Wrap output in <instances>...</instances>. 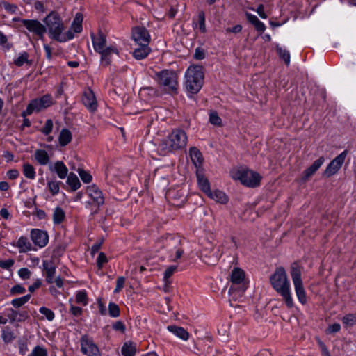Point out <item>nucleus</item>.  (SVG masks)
Masks as SVG:
<instances>
[{
	"label": "nucleus",
	"mask_w": 356,
	"mask_h": 356,
	"mask_svg": "<svg viewBox=\"0 0 356 356\" xmlns=\"http://www.w3.org/2000/svg\"><path fill=\"white\" fill-rule=\"evenodd\" d=\"M273 288L278 293L285 301L286 306L291 308L293 306L291 284L288 280L286 273L282 267L276 268L270 277Z\"/></svg>",
	"instance_id": "f257e3e1"
},
{
	"label": "nucleus",
	"mask_w": 356,
	"mask_h": 356,
	"mask_svg": "<svg viewBox=\"0 0 356 356\" xmlns=\"http://www.w3.org/2000/svg\"><path fill=\"white\" fill-rule=\"evenodd\" d=\"M188 137L186 132L181 129H176L165 138L162 139L159 145V149L164 154L172 153L184 149L186 146Z\"/></svg>",
	"instance_id": "f03ea898"
},
{
	"label": "nucleus",
	"mask_w": 356,
	"mask_h": 356,
	"mask_svg": "<svg viewBox=\"0 0 356 356\" xmlns=\"http://www.w3.org/2000/svg\"><path fill=\"white\" fill-rule=\"evenodd\" d=\"M44 22L51 38L59 42H65L74 38L72 31H67L65 33H63L64 25L58 14L51 13L45 17Z\"/></svg>",
	"instance_id": "7ed1b4c3"
},
{
	"label": "nucleus",
	"mask_w": 356,
	"mask_h": 356,
	"mask_svg": "<svg viewBox=\"0 0 356 356\" xmlns=\"http://www.w3.org/2000/svg\"><path fill=\"white\" fill-rule=\"evenodd\" d=\"M204 72L198 65L190 66L185 72V88L191 94L197 93L202 87Z\"/></svg>",
	"instance_id": "20e7f679"
},
{
	"label": "nucleus",
	"mask_w": 356,
	"mask_h": 356,
	"mask_svg": "<svg viewBox=\"0 0 356 356\" xmlns=\"http://www.w3.org/2000/svg\"><path fill=\"white\" fill-rule=\"evenodd\" d=\"M230 174L234 179L240 181L244 186L252 188L257 186L261 179L257 172L242 167L233 169Z\"/></svg>",
	"instance_id": "39448f33"
},
{
	"label": "nucleus",
	"mask_w": 356,
	"mask_h": 356,
	"mask_svg": "<svg viewBox=\"0 0 356 356\" xmlns=\"http://www.w3.org/2000/svg\"><path fill=\"white\" fill-rule=\"evenodd\" d=\"M155 80L168 92H177L178 88L177 74L175 72L163 70L155 73Z\"/></svg>",
	"instance_id": "423d86ee"
},
{
	"label": "nucleus",
	"mask_w": 356,
	"mask_h": 356,
	"mask_svg": "<svg viewBox=\"0 0 356 356\" xmlns=\"http://www.w3.org/2000/svg\"><path fill=\"white\" fill-rule=\"evenodd\" d=\"M301 267L297 263L291 264L290 275L294 286L296 295L298 301L302 304L305 305L307 303V296L306 291L303 286V282L301 277Z\"/></svg>",
	"instance_id": "0eeeda50"
},
{
	"label": "nucleus",
	"mask_w": 356,
	"mask_h": 356,
	"mask_svg": "<svg viewBox=\"0 0 356 356\" xmlns=\"http://www.w3.org/2000/svg\"><path fill=\"white\" fill-rule=\"evenodd\" d=\"M220 256L219 248L211 243H207L200 252L201 259L208 265L215 264Z\"/></svg>",
	"instance_id": "6e6552de"
},
{
	"label": "nucleus",
	"mask_w": 356,
	"mask_h": 356,
	"mask_svg": "<svg viewBox=\"0 0 356 356\" xmlns=\"http://www.w3.org/2000/svg\"><path fill=\"white\" fill-rule=\"evenodd\" d=\"M81 350L88 356H99V348L94 341L88 335H83L81 338Z\"/></svg>",
	"instance_id": "1a4fd4ad"
},
{
	"label": "nucleus",
	"mask_w": 356,
	"mask_h": 356,
	"mask_svg": "<svg viewBox=\"0 0 356 356\" xmlns=\"http://www.w3.org/2000/svg\"><path fill=\"white\" fill-rule=\"evenodd\" d=\"M346 156L347 151L345 150L334 158L327 166L324 175L329 177L337 173L344 163Z\"/></svg>",
	"instance_id": "9d476101"
},
{
	"label": "nucleus",
	"mask_w": 356,
	"mask_h": 356,
	"mask_svg": "<svg viewBox=\"0 0 356 356\" xmlns=\"http://www.w3.org/2000/svg\"><path fill=\"white\" fill-rule=\"evenodd\" d=\"M31 238L33 243L42 248L46 246L49 242V236L47 232L38 229H33L31 231Z\"/></svg>",
	"instance_id": "9b49d317"
},
{
	"label": "nucleus",
	"mask_w": 356,
	"mask_h": 356,
	"mask_svg": "<svg viewBox=\"0 0 356 356\" xmlns=\"http://www.w3.org/2000/svg\"><path fill=\"white\" fill-rule=\"evenodd\" d=\"M23 25L30 31L42 37L47 31L46 27L39 21L35 19H22Z\"/></svg>",
	"instance_id": "f8f14e48"
},
{
	"label": "nucleus",
	"mask_w": 356,
	"mask_h": 356,
	"mask_svg": "<svg viewBox=\"0 0 356 356\" xmlns=\"http://www.w3.org/2000/svg\"><path fill=\"white\" fill-rule=\"evenodd\" d=\"M132 38L138 44L149 45L150 36L145 27H136L132 31Z\"/></svg>",
	"instance_id": "ddd939ff"
},
{
	"label": "nucleus",
	"mask_w": 356,
	"mask_h": 356,
	"mask_svg": "<svg viewBox=\"0 0 356 356\" xmlns=\"http://www.w3.org/2000/svg\"><path fill=\"white\" fill-rule=\"evenodd\" d=\"M90 36L93 48L96 52L99 53L102 50L107 47L106 38L102 32L99 31L97 34L92 33Z\"/></svg>",
	"instance_id": "4468645a"
},
{
	"label": "nucleus",
	"mask_w": 356,
	"mask_h": 356,
	"mask_svg": "<svg viewBox=\"0 0 356 356\" xmlns=\"http://www.w3.org/2000/svg\"><path fill=\"white\" fill-rule=\"evenodd\" d=\"M244 278L245 273L242 269L238 267H235L233 268L230 275V280L232 284L229 289V294H232L235 290L234 285L241 284L243 282Z\"/></svg>",
	"instance_id": "2eb2a0df"
},
{
	"label": "nucleus",
	"mask_w": 356,
	"mask_h": 356,
	"mask_svg": "<svg viewBox=\"0 0 356 356\" xmlns=\"http://www.w3.org/2000/svg\"><path fill=\"white\" fill-rule=\"evenodd\" d=\"M87 193L97 206L102 205L104 203L102 192L95 185L90 186L87 189Z\"/></svg>",
	"instance_id": "dca6fc26"
},
{
	"label": "nucleus",
	"mask_w": 356,
	"mask_h": 356,
	"mask_svg": "<svg viewBox=\"0 0 356 356\" xmlns=\"http://www.w3.org/2000/svg\"><path fill=\"white\" fill-rule=\"evenodd\" d=\"M49 170L56 172L60 179H65L68 173V169L63 161H57L49 165Z\"/></svg>",
	"instance_id": "f3484780"
},
{
	"label": "nucleus",
	"mask_w": 356,
	"mask_h": 356,
	"mask_svg": "<svg viewBox=\"0 0 356 356\" xmlns=\"http://www.w3.org/2000/svg\"><path fill=\"white\" fill-rule=\"evenodd\" d=\"M82 102L83 104L91 111L97 108V101L93 92L91 90H87L84 92Z\"/></svg>",
	"instance_id": "a211bd4d"
},
{
	"label": "nucleus",
	"mask_w": 356,
	"mask_h": 356,
	"mask_svg": "<svg viewBox=\"0 0 356 356\" xmlns=\"http://www.w3.org/2000/svg\"><path fill=\"white\" fill-rule=\"evenodd\" d=\"M99 54L101 55L102 63L108 65L111 63L112 55L118 54V50L115 46L111 45L102 50Z\"/></svg>",
	"instance_id": "6ab92c4d"
},
{
	"label": "nucleus",
	"mask_w": 356,
	"mask_h": 356,
	"mask_svg": "<svg viewBox=\"0 0 356 356\" xmlns=\"http://www.w3.org/2000/svg\"><path fill=\"white\" fill-rule=\"evenodd\" d=\"M325 161V159L323 156H321L317 160H316L313 164L307 168L302 174V179L305 181L307 180L311 176H312L323 164Z\"/></svg>",
	"instance_id": "aec40b11"
},
{
	"label": "nucleus",
	"mask_w": 356,
	"mask_h": 356,
	"mask_svg": "<svg viewBox=\"0 0 356 356\" xmlns=\"http://www.w3.org/2000/svg\"><path fill=\"white\" fill-rule=\"evenodd\" d=\"M188 153L191 161L195 165L197 170L201 169L204 159L200 151L195 147H191L189 149Z\"/></svg>",
	"instance_id": "412c9836"
},
{
	"label": "nucleus",
	"mask_w": 356,
	"mask_h": 356,
	"mask_svg": "<svg viewBox=\"0 0 356 356\" xmlns=\"http://www.w3.org/2000/svg\"><path fill=\"white\" fill-rule=\"evenodd\" d=\"M196 176L200 189L207 195L211 191L210 184L208 179L202 173V169H197L196 170Z\"/></svg>",
	"instance_id": "4be33fe9"
},
{
	"label": "nucleus",
	"mask_w": 356,
	"mask_h": 356,
	"mask_svg": "<svg viewBox=\"0 0 356 356\" xmlns=\"http://www.w3.org/2000/svg\"><path fill=\"white\" fill-rule=\"evenodd\" d=\"M34 159L41 165H48L51 163L50 157L47 151L44 149H37L34 153Z\"/></svg>",
	"instance_id": "5701e85b"
},
{
	"label": "nucleus",
	"mask_w": 356,
	"mask_h": 356,
	"mask_svg": "<svg viewBox=\"0 0 356 356\" xmlns=\"http://www.w3.org/2000/svg\"><path fill=\"white\" fill-rule=\"evenodd\" d=\"M13 63L17 67H22L24 65L31 66L33 63V60L29 59V55L27 52L22 51L13 60Z\"/></svg>",
	"instance_id": "b1692460"
},
{
	"label": "nucleus",
	"mask_w": 356,
	"mask_h": 356,
	"mask_svg": "<svg viewBox=\"0 0 356 356\" xmlns=\"http://www.w3.org/2000/svg\"><path fill=\"white\" fill-rule=\"evenodd\" d=\"M43 268L46 272V280L49 283L54 282V277L56 273V268L54 265L50 261H43L42 262Z\"/></svg>",
	"instance_id": "393cba45"
},
{
	"label": "nucleus",
	"mask_w": 356,
	"mask_h": 356,
	"mask_svg": "<svg viewBox=\"0 0 356 356\" xmlns=\"http://www.w3.org/2000/svg\"><path fill=\"white\" fill-rule=\"evenodd\" d=\"M167 329L169 332H172L176 337H179V339L184 341H186L188 339V332L181 327H178L176 325H169L167 327Z\"/></svg>",
	"instance_id": "a878e982"
},
{
	"label": "nucleus",
	"mask_w": 356,
	"mask_h": 356,
	"mask_svg": "<svg viewBox=\"0 0 356 356\" xmlns=\"http://www.w3.org/2000/svg\"><path fill=\"white\" fill-rule=\"evenodd\" d=\"M42 109H44V107L42 106L40 102H39L38 99H35L32 100L30 104L27 106L26 109L23 111L22 115H30L34 112H39Z\"/></svg>",
	"instance_id": "bb28decb"
},
{
	"label": "nucleus",
	"mask_w": 356,
	"mask_h": 356,
	"mask_svg": "<svg viewBox=\"0 0 356 356\" xmlns=\"http://www.w3.org/2000/svg\"><path fill=\"white\" fill-rule=\"evenodd\" d=\"M82 22H83V15L80 13H77L73 19L71 27L68 31H72V33L74 35V33H79L82 31Z\"/></svg>",
	"instance_id": "cd10ccee"
},
{
	"label": "nucleus",
	"mask_w": 356,
	"mask_h": 356,
	"mask_svg": "<svg viewBox=\"0 0 356 356\" xmlns=\"http://www.w3.org/2000/svg\"><path fill=\"white\" fill-rule=\"evenodd\" d=\"M16 247L19 249V252H26L32 250V244L27 237L21 236L16 242Z\"/></svg>",
	"instance_id": "c85d7f7f"
},
{
	"label": "nucleus",
	"mask_w": 356,
	"mask_h": 356,
	"mask_svg": "<svg viewBox=\"0 0 356 356\" xmlns=\"http://www.w3.org/2000/svg\"><path fill=\"white\" fill-rule=\"evenodd\" d=\"M123 356H134L136 353V345L132 341L125 342L121 348Z\"/></svg>",
	"instance_id": "c756f323"
},
{
	"label": "nucleus",
	"mask_w": 356,
	"mask_h": 356,
	"mask_svg": "<svg viewBox=\"0 0 356 356\" xmlns=\"http://www.w3.org/2000/svg\"><path fill=\"white\" fill-rule=\"evenodd\" d=\"M72 139V133L67 129H63L58 136L59 145L61 147H65L69 144Z\"/></svg>",
	"instance_id": "7c9ffc66"
},
{
	"label": "nucleus",
	"mask_w": 356,
	"mask_h": 356,
	"mask_svg": "<svg viewBox=\"0 0 356 356\" xmlns=\"http://www.w3.org/2000/svg\"><path fill=\"white\" fill-rule=\"evenodd\" d=\"M207 195L216 202L221 204H225L228 201L226 194L219 190H216L214 191H210V193H209Z\"/></svg>",
	"instance_id": "2f4dec72"
},
{
	"label": "nucleus",
	"mask_w": 356,
	"mask_h": 356,
	"mask_svg": "<svg viewBox=\"0 0 356 356\" xmlns=\"http://www.w3.org/2000/svg\"><path fill=\"white\" fill-rule=\"evenodd\" d=\"M140 47L136 48L134 52L133 56L137 60L145 58L150 52L148 45L138 44Z\"/></svg>",
	"instance_id": "473e14b6"
},
{
	"label": "nucleus",
	"mask_w": 356,
	"mask_h": 356,
	"mask_svg": "<svg viewBox=\"0 0 356 356\" xmlns=\"http://www.w3.org/2000/svg\"><path fill=\"white\" fill-rule=\"evenodd\" d=\"M65 217V213L61 207H57L54 209L53 222L54 224L58 225L61 223L64 220Z\"/></svg>",
	"instance_id": "72a5a7b5"
},
{
	"label": "nucleus",
	"mask_w": 356,
	"mask_h": 356,
	"mask_svg": "<svg viewBox=\"0 0 356 356\" xmlns=\"http://www.w3.org/2000/svg\"><path fill=\"white\" fill-rule=\"evenodd\" d=\"M22 172L25 177L29 179H34L35 178V170L34 167L28 163H24L22 166Z\"/></svg>",
	"instance_id": "f704fd0d"
},
{
	"label": "nucleus",
	"mask_w": 356,
	"mask_h": 356,
	"mask_svg": "<svg viewBox=\"0 0 356 356\" xmlns=\"http://www.w3.org/2000/svg\"><path fill=\"white\" fill-rule=\"evenodd\" d=\"M67 184L71 187L72 191H76L81 186V183L78 177L74 174L70 173L67 178Z\"/></svg>",
	"instance_id": "c9c22d12"
},
{
	"label": "nucleus",
	"mask_w": 356,
	"mask_h": 356,
	"mask_svg": "<svg viewBox=\"0 0 356 356\" xmlns=\"http://www.w3.org/2000/svg\"><path fill=\"white\" fill-rule=\"evenodd\" d=\"M76 302L83 306H86L88 304V296L85 290L77 291L76 294Z\"/></svg>",
	"instance_id": "e433bc0d"
},
{
	"label": "nucleus",
	"mask_w": 356,
	"mask_h": 356,
	"mask_svg": "<svg viewBox=\"0 0 356 356\" xmlns=\"http://www.w3.org/2000/svg\"><path fill=\"white\" fill-rule=\"evenodd\" d=\"M31 298V295L27 294L20 298L13 299L11 301V304L13 307L18 308L26 304Z\"/></svg>",
	"instance_id": "4c0bfd02"
},
{
	"label": "nucleus",
	"mask_w": 356,
	"mask_h": 356,
	"mask_svg": "<svg viewBox=\"0 0 356 356\" xmlns=\"http://www.w3.org/2000/svg\"><path fill=\"white\" fill-rule=\"evenodd\" d=\"M277 53L281 58H282L285 63L289 65L290 63V53L289 51L286 49L285 48H282L281 47L277 46Z\"/></svg>",
	"instance_id": "58836bf2"
},
{
	"label": "nucleus",
	"mask_w": 356,
	"mask_h": 356,
	"mask_svg": "<svg viewBox=\"0 0 356 356\" xmlns=\"http://www.w3.org/2000/svg\"><path fill=\"white\" fill-rule=\"evenodd\" d=\"M47 187L52 195H56L60 191V181H49L47 182Z\"/></svg>",
	"instance_id": "ea45409f"
},
{
	"label": "nucleus",
	"mask_w": 356,
	"mask_h": 356,
	"mask_svg": "<svg viewBox=\"0 0 356 356\" xmlns=\"http://www.w3.org/2000/svg\"><path fill=\"white\" fill-rule=\"evenodd\" d=\"M39 312L49 321H53L55 318L54 312L47 307H41L39 309Z\"/></svg>",
	"instance_id": "a19ab883"
},
{
	"label": "nucleus",
	"mask_w": 356,
	"mask_h": 356,
	"mask_svg": "<svg viewBox=\"0 0 356 356\" xmlns=\"http://www.w3.org/2000/svg\"><path fill=\"white\" fill-rule=\"evenodd\" d=\"M108 314L112 318L118 317L120 315V309L118 305L114 302H109Z\"/></svg>",
	"instance_id": "79ce46f5"
},
{
	"label": "nucleus",
	"mask_w": 356,
	"mask_h": 356,
	"mask_svg": "<svg viewBox=\"0 0 356 356\" xmlns=\"http://www.w3.org/2000/svg\"><path fill=\"white\" fill-rule=\"evenodd\" d=\"M2 338L6 343L11 342L15 339L14 333L8 327H5L2 331Z\"/></svg>",
	"instance_id": "37998d69"
},
{
	"label": "nucleus",
	"mask_w": 356,
	"mask_h": 356,
	"mask_svg": "<svg viewBox=\"0 0 356 356\" xmlns=\"http://www.w3.org/2000/svg\"><path fill=\"white\" fill-rule=\"evenodd\" d=\"M39 102L42 104L44 108L50 106L52 104L53 100L52 97L50 95H45L40 98H38Z\"/></svg>",
	"instance_id": "c03bdc74"
},
{
	"label": "nucleus",
	"mask_w": 356,
	"mask_h": 356,
	"mask_svg": "<svg viewBox=\"0 0 356 356\" xmlns=\"http://www.w3.org/2000/svg\"><path fill=\"white\" fill-rule=\"evenodd\" d=\"M29 355V356H47V351L44 348H43L40 346H37L33 348L31 353Z\"/></svg>",
	"instance_id": "a18cd8bd"
},
{
	"label": "nucleus",
	"mask_w": 356,
	"mask_h": 356,
	"mask_svg": "<svg viewBox=\"0 0 356 356\" xmlns=\"http://www.w3.org/2000/svg\"><path fill=\"white\" fill-rule=\"evenodd\" d=\"M209 122L216 126H221L222 120L218 116V113L215 111H212L209 114Z\"/></svg>",
	"instance_id": "49530a36"
},
{
	"label": "nucleus",
	"mask_w": 356,
	"mask_h": 356,
	"mask_svg": "<svg viewBox=\"0 0 356 356\" xmlns=\"http://www.w3.org/2000/svg\"><path fill=\"white\" fill-rule=\"evenodd\" d=\"M198 21H199V29L201 33H205L207 31L206 24H205V15L203 11H201L198 14Z\"/></svg>",
	"instance_id": "de8ad7c7"
},
{
	"label": "nucleus",
	"mask_w": 356,
	"mask_h": 356,
	"mask_svg": "<svg viewBox=\"0 0 356 356\" xmlns=\"http://www.w3.org/2000/svg\"><path fill=\"white\" fill-rule=\"evenodd\" d=\"M342 321L348 327L353 326L356 322V316L351 314H347L343 318Z\"/></svg>",
	"instance_id": "09e8293b"
},
{
	"label": "nucleus",
	"mask_w": 356,
	"mask_h": 356,
	"mask_svg": "<svg viewBox=\"0 0 356 356\" xmlns=\"http://www.w3.org/2000/svg\"><path fill=\"white\" fill-rule=\"evenodd\" d=\"M53 129V121L50 119L46 120L44 127L41 129V132L49 136Z\"/></svg>",
	"instance_id": "8fccbe9b"
},
{
	"label": "nucleus",
	"mask_w": 356,
	"mask_h": 356,
	"mask_svg": "<svg viewBox=\"0 0 356 356\" xmlns=\"http://www.w3.org/2000/svg\"><path fill=\"white\" fill-rule=\"evenodd\" d=\"M78 172H79V175L81 180L83 182L90 183L91 181L92 176L90 175V173H88V172H86L83 170H81V169H79Z\"/></svg>",
	"instance_id": "3c124183"
},
{
	"label": "nucleus",
	"mask_w": 356,
	"mask_h": 356,
	"mask_svg": "<svg viewBox=\"0 0 356 356\" xmlns=\"http://www.w3.org/2000/svg\"><path fill=\"white\" fill-rule=\"evenodd\" d=\"M18 275L22 280L29 279L31 272L27 268H22L18 270Z\"/></svg>",
	"instance_id": "603ef678"
},
{
	"label": "nucleus",
	"mask_w": 356,
	"mask_h": 356,
	"mask_svg": "<svg viewBox=\"0 0 356 356\" xmlns=\"http://www.w3.org/2000/svg\"><path fill=\"white\" fill-rule=\"evenodd\" d=\"M14 263L15 261L13 259L7 260H0V267L3 269L10 270L14 265Z\"/></svg>",
	"instance_id": "864d4df0"
},
{
	"label": "nucleus",
	"mask_w": 356,
	"mask_h": 356,
	"mask_svg": "<svg viewBox=\"0 0 356 356\" xmlns=\"http://www.w3.org/2000/svg\"><path fill=\"white\" fill-rule=\"evenodd\" d=\"M176 269V266H170L166 268V270L164 272V280L165 282H167L168 280L173 275Z\"/></svg>",
	"instance_id": "5fc2aeb1"
},
{
	"label": "nucleus",
	"mask_w": 356,
	"mask_h": 356,
	"mask_svg": "<svg viewBox=\"0 0 356 356\" xmlns=\"http://www.w3.org/2000/svg\"><path fill=\"white\" fill-rule=\"evenodd\" d=\"M107 262V258L104 253L101 252L99 254L97 259V264L98 268L100 269L102 268L103 265Z\"/></svg>",
	"instance_id": "6e6d98bb"
},
{
	"label": "nucleus",
	"mask_w": 356,
	"mask_h": 356,
	"mask_svg": "<svg viewBox=\"0 0 356 356\" xmlns=\"http://www.w3.org/2000/svg\"><path fill=\"white\" fill-rule=\"evenodd\" d=\"M125 279L124 277H119L116 281V286L114 289V293H118L124 287Z\"/></svg>",
	"instance_id": "4d7b16f0"
},
{
	"label": "nucleus",
	"mask_w": 356,
	"mask_h": 356,
	"mask_svg": "<svg viewBox=\"0 0 356 356\" xmlns=\"http://www.w3.org/2000/svg\"><path fill=\"white\" fill-rule=\"evenodd\" d=\"M113 328L115 331H119V332H120L122 333H124L125 332V330H126V327H125L124 324L122 321H120L115 322L113 324Z\"/></svg>",
	"instance_id": "13d9d810"
},
{
	"label": "nucleus",
	"mask_w": 356,
	"mask_h": 356,
	"mask_svg": "<svg viewBox=\"0 0 356 356\" xmlns=\"http://www.w3.org/2000/svg\"><path fill=\"white\" fill-rule=\"evenodd\" d=\"M25 291H26V289L24 287H23L21 285L17 284V285H15L13 287H12V289L10 290V293L13 295L22 294V293H24L25 292Z\"/></svg>",
	"instance_id": "bf43d9fd"
},
{
	"label": "nucleus",
	"mask_w": 356,
	"mask_h": 356,
	"mask_svg": "<svg viewBox=\"0 0 356 356\" xmlns=\"http://www.w3.org/2000/svg\"><path fill=\"white\" fill-rule=\"evenodd\" d=\"M70 312L73 316H79L82 313V309L79 307H76L73 305H71Z\"/></svg>",
	"instance_id": "052dcab7"
},
{
	"label": "nucleus",
	"mask_w": 356,
	"mask_h": 356,
	"mask_svg": "<svg viewBox=\"0 0 356 356\" xmlns=\"http://www.w3.org/2000/svg\"><path fill=\"white\" fill-rule=\"evenodd\" d=\"M205 57L204 51L201 48H197L194 54V58L197 60H202Z\"/></svg>",
	"instance_id": "680f3d73"
},
{
	"label": "nucleus",
	"mask_w": 356,
	"mask_h": 356,
	"mask_svg": "<svg viewBox=\"0 0 356 356\" xmlns=\"http://www.w3.org/2000/svg\"><path fill=\"white\" fill-rule=\"evenodd\" d=\"M3 7L5 8L6 10H7L8 12L10 13H15L17 10V6L14 4H11V3H5L3 4Z\"/></svg>",
	"instance_id": "e2e57ef3"
},
{
	"label": "nucleus",
	"mask_w": 356,
	"mask_h": 356,
	"mask_svg": "<svg viewBox=\"0 0 356 356\" xmlns=\"http://www.w3.org/2000/svg\"><path fill=\"white\" fill-rule=\"evenodd\" d=\"M245 15L248 21L253 25L255 24V23H257V21L259 20L256 15H252L251 13H246Z\"/></svg>",
	"instance_id": "0e129e2a"
},
{
	"label": "nucleus",
	"mask_w": 356,
	"mask_h": 356,
	"mask_svg": "<svg viewBox=\"0 0 356 356\" xmlns=\"http://www.w3.org/2000/svg\"><path fill=\"white\" fill-rule=\"evenodd\" d=\"M242 30V26L239 24L236 25L232 28L229 27L226 29V33H240Z\"/></svg>",
	"instance_id": "69168bd1"
},
{
	"label": "nucleus",
	"mask_w": 356,
	"mask_h": 356,
	"mask_svg": "<svg viewBox=\"0 0 356 356\" xmlns=\"http://www.w3.org/2000/svg\"><path fill=\"white\" fill-rule=\"evenodd\" d=\"M341 325L339 323H334L329 326L327 331L330 333L337 332L340 330Z\"/></svg>",
	"instance_id": "338daca9"
},
{
	"label": "nucleus",
	"mask_w": 356,
	"mask_h": 356,
	"mask_svg": "<svg viewBox=\"0 0 356 356\" xmlns=\"http://www.w3.org/2000/svg\"><path fill=\"white\" fill-rule=\"evenodd\" d=\"M254 26L255 29L257 31H259L260 33H263L266 29L265 24L260 20L257 21V22L255 23V24H254Z\"/></svg>",
	"instance_id": "774afa93"
}]
</instances>
